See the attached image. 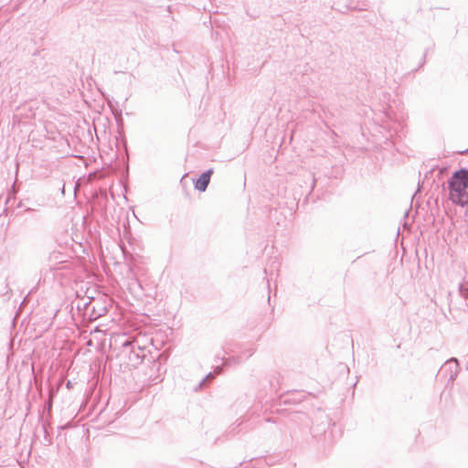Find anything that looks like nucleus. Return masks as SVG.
<instances>
[{
  "mask_svg": "<svg viewBox=\"0 0 468 468\" xmlns=\"http://www.w3.org/2000/svg\"><path fill=\"white\" fill-rule=\"evenodd\" d=\"M449 199L468 208V170L460 169L448 181Z\"/></svg>",
  "mask_w": 468,
  "mask_h": 468,
  "instance_id": "f257e3e1",
  "label": "nucleus"
},
{
  "mask_svg": "<svg viewBox=\"0 0 468 468\" xmlns=\"http://www.w3.org/2000/svg\"><path fill=\"white\" fill-rule=\"evenodd\" d=\"M213 171L208 170L203 173L195 183V187L199 191H205L209 184Z\"/></svg>",
  "mask_w": 468,
  "mask_h": 468,
  "instance_id": "f03ea898",
  "label": "nucleus"
}]
</instances>
